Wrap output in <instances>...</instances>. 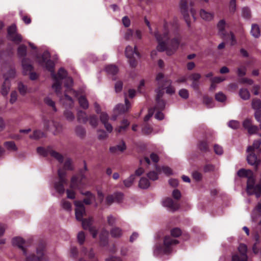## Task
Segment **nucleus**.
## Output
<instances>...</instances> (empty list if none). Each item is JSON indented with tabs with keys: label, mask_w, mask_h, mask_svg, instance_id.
Segmentation results:
<instances>
[{
	"label": "nucleus",
	"mask_w": 261,
	"mask_h": 261,
	"mask_svg": "<svg viewBox=\"0 0 261 261\" xmlns=\"http://www.w3.org/2000/svg\"><path fill=\"white\" fill-rule=\"evenodd\" d=\"M171 23L165 22L162 35L155 31L154 35L159 42L157 49L160 51L166 50L168 55L173 54L178 49L180 42V36L176 30L171 29Z\"/></svg>",
	"instance_id": "1"
},
{
	"label": "nucleus",
	"mask_w": 261,
	"mask_h": 261,
	"mask_svg": "<svg viewBox=\"0 0 261 261\" xmlns=\"http://www.w3.org/2000/svg\"><path fill=\"white\" fill-rule=\"evenodd\" d=\"M12 244L14 246L21 249L23 254L26 256L25 261H48V259L44 253V247L41 246L36 249V255L31 254L27 255V249L24 246V241L20 237H16L12 240Z\"/></svg>",
	"instance_id": "2"
},
{
	"label": "nucleus",
	"mask_w": 261,
	"mask_h": 261,
	"mask_svg": "<svg viewBox=\"0 0 261 261\" xmlns=\"http://www.w3.org/2000/svg\"><path fill=\"white\" fill-rule=\"evenodd\" d=\"M74 205L75 206V215L76 220L82 221L83 228L85 230H89L93 237L95 238L97 236V230L92 226V219H83V217L85 214V208L83 202L81 201H75Z\"/></svg>",
	"instance_id": "3"
},
{
	"label": "nucleus",
	"mask_w": 261,
	"mask_h": 261,
	"mask_svg": "<svg viewBox=\"0 0 261 261\" xmlns=\"http://www.w3.org/2000/svg\"><path fill=\"white\" fill-rule=\"evenodd\" d=\"M73 84V80L71 77H66L64 81V86L66 88V90L64 94V97H62V94L60 97H59L60 100L63 101L64 103L69 108H72L73 107L74 102L72 98L67 95V92L75 96H77V92L72 89Z\"/></svg>",
	"instance_id": "4"
},
{
	"label": "nucleus",
	"mask_w": 261,
	"mask_h": 261,
	"mask_svg": "<svg viewBox=\"0 0 261 261\" xmlns=\"http://www.w3.org/2000/svg\"><path fill=\"white\" fill-rule=\"evenodd\" d=\"M178 243L176 240L169 236H166L164 240L163 246L156 245L154 247L153 254L155 256H159L163 254L169 253L171 251L172 246Z\"/></svg>",
	"instance_id": "5"
},
{
	"label": "nucleus",
	"mask_w": 261,
	"mask_h": 261,
	"mask_svg": "<svg viewBox=\"0 0 261 261\" xmlns=\"http://www.w3.org/2000/svg\"><path fill=\"white\" fill-rule=\"evenodd\" d=\"M67 73L63 68H61L56 75L54 72L52 73L51 76L54 79V83L52 88L54 90L58 97L61 95L62 80L67 77Z\"/></svg>",
	"instance_id": "6"
},
{
	"label": "nucleus",
	"mask_w": 261,
	"mask_h": 261,
	"mask_svg": "<svg viewBox=\"0 0 261 261\" xmlns=\"http://www.w3.org/2000/svg\"><path fill=\"white\" fill-rule=\"evenodd\" d=\"M156 80L159 85V88L156 90L163 91L164 87L166 89V92L169 94H173L175 93L174 88L171 86L172 82L170 80L165 79L163 73H159L156 76Z\"/></svg>",
	"instance_id": "7"
},
{
	"label": "nucleus",
	"mask_w": 261,
	"mask_h": 261,
	"mask_svg": "<svg viewBox=\"0 0 261 261\" xmlns=\"http://www.w3.org/2000/svg\"><path fill=\"white\" fill-rule=\"evenodd\" d=\"M237 174L241 177H245L248 178L246 191L247 193H251V188L252 187V185L255 184V178L252 171L250 170L241 169L238 171Z\"/></svg>",
	"instance_id": "8"
},
{
	"label": "nucleus",
	"mask_w": 261,
	"mask_h": 261,
	"mask_svg": "<svg viewBox=\"0 0 261 261\" xmlns=\"http://www.w3.org/2000/svg\"><path fill=\"white\" fill-rule=\"evenodd\" d=\"M58 173L59 179L58 182L55 183L54 188L59 194H63L65 192L63 185L67 183V179L66 178V173L63 169H59Z\"/></svg>",
	"instance_id": "9"
},
{
	"label": "nucleus",
	"mask_w": 261,
	"mask_h": 261,
	"mask_svg": "<svg viewBox=\"0 0 261 261\" xmlns=\"http://www.w3.org/2000/svg\"><path fill=\"white\" fill-rule=\"evenodd\" d=\"M137 47L135 46L133 48L132 46L128 45L125 48V55L126 57L129 59V64L131 66L135 67L136 65V62L134 59L135 58V56L138 58L140 57L139 53L136 51Z\"/></svg>",
	"instance_id": "10"
},
{
	"label": "nucleus",
	"mask_w": 261,
	"mask_h": 261,
	"mask_svg": "<svg viewBox=\"0 0 261 261\" xmlns=\"http://www.w3.org/2000/svg\"><path fill=\"white\" fill-rule=\"evenodd\" d=\"M238 250L240 253V255L238 254L232 255V261H247V246L244 244H241L238 247Z\"/></svg>",
	"instance_id": "11"
},
{
	"label": "nucleus",
	"mask_w": 261,
	"mask_h": 261,
	"mask_svg": "<svg viewBox=\"0 0 261 261\" xmlns=\"http://www.w3.org/2000/svg\"><path fill=\"white\" fill-rule=\"evenodd\" d=\"M8 37L12 41L19 43L22 41L21 35L17 33L16 25L12 24L8 29Z\"/></svg>",
	"instance_id": "12"
},
{
	"label": "nucleus",
	"mask_w": 261,
	"mask_h": 261,
	"mask_svg": "<svg viewBox=\"0 0 261 261\" xmlns=\"http://www.w3.org/2000/svg\"><path fill=\"white\" fill-rule=\"evenodd\" d=\"M179 10L187 25H190L188 0H180L179 4Z\"/></svg>",
	"instance_id": "13"
},
{
	"label": "nucleus",
	"mask_w": 261,
	"mask_h": 261,
	"mask_svg": "<svg viewBox=\"0 0 261 261\" xmlns=\"http://www.w3.org/2000/svg\"><path fill=\"white\" fill-rule=\"evenodd\" d=\"M50 57L49 53L48 51H44L42 56V60L41 61H39V63L41 64L45 63L46 68L52 73L54 72L55 63L53 61L48 59Z\"/></svg>",
	"instance_id": "14"
},
{
	"label": "nucleus",
	"mask_w": 261,
	"mask_h": 261,
	"mask_svg": "<svg viewBox=\"0 0 261 261\" xmlns=\"http://www.w3.org/2000/svg\"><path fill=\"white\" fill-rule=\"evenodd\" d=\"M251 106L255 111L254 114L255 120L259 123L261 122V100L257 98H254L252 100Z\"/></svg>",
	"instance_id": "15"
},
{
	"label": "nucleus",
	"mask_w": 261,
	"mask_h": 261,
	"mask_svg": "<svg viewBox=\"0 0 261 261\" xmlns=\"http://www.w3.org/2000/svg\"><path fill=\"white\" fill-rule=\"evenodd\" d=\"M156 104L154 108V111H162L165 107V102L161 98L164 94V92L161 90H156Z\"/></svg>",
	"instance_id": "16"
},
{
	"label": "nucleus",
	"mask_w": 261,
	"mask_h": 261,
	"mask_svg": "<svg viewBox=\"0 0 261 261\" xmlns=\"http://www.w3.org/2000/svg\"><path fill=\"white\" fill-rule=\"evenodd\" d=\"M189 79L192 81L191 87L195 90L199 89V82L201 78V75L198 73H194L189 76Z\"/></svg>",
	"instance_id": "17"
},
{
	"label": "nucleus",
	"mask_w": 261,
	"mask_h": 261,
	"mask_svg": "<svg viewBox=\"0 0 261 261\" xmlns=\"http://www.w3.org/2000/svg\"><path fill=\"white\" fill-rule=\"evenodd\" d=\"M163 205L164 206L166 207L169 211H175L178 209L179 205L174 202L173 200L170 198H166L163 201Z\"/></svg>",
	"instance_id": "18"
},
{
	"label": "nucleus",
	"mask_w": 261,
	"mask_h": 261,
	"mask_svg": "<svg viewBox=\"0 0 261 261\" xmlns=\"http://www.w3.org/2000/svg\"><path fill=\"white\" fill-rule=\"evenodd\" d=\"M131 107L130 103L127 99L126 94H125V104H118L117 105L115 110L118 111L119 113H124L127 112Z\"/></svg>",
	"instance_id": "19"
},
{
	"label": "nucleus",
	"mask_w": 261,
	"mask_h": 261,
	"mask_svg": "<svg viewBox=\"0 0 261 261\" xmlns=\"http://www.w3.org/2000/svg\"><path fill=\"white\" fill-rule=\"evenodd\" d=\"M247 161L249 165L254 166L256 168H257L260 162V160L258 159L256 155L252 151L248 153Z\"/></svg>",
	"instance_id": "20"
},
{
	"label": "nucleus",
	"mask_w": 261,
	"mask_h": 261,
	"mask_svg": "<svg viewBox=\"0 0 261 261\" xmlns=\"http://www.w3.org/2000/svg\"><path fill=\"white\" fill-rule=\"evenodd\" d=\"M226 25V22L223 19L220 20L217 24L218 35L223 39L227 37V33L225 30Z\"/></svg>",
	"instance_id": "21"
},
{
	"label": "nucleus",
	"mask_w": 261,
	"mask_h": 261,
	"mask_svg": "<svg viewBox=\"0 0 261 261\" xmlns=\"http://www.w3.org/2000/svg\"><path fill=\"white\" fill-rule=\"evenodd\" d=\"M251 189V193H247V194L249 195L254 194L257 198H259L260 196L261 192V180L258 184L256 185H252V187Z\"/></svg>",
	"instance_id": "22"
},
{
	"label": "nucleus",
	"mask_w": 261,
	"mask_h": 261,
	"mask_svg": "<svg viewBox=\"0 0 261 261\" xmlns=\"http://www.w3.org/2000/svg\"><path fill=\"white\" fill-rule=\"evenodd\" d=\"M75 133L76 135L81 138L83 139L86 136V132L85 128L81 125H78L75 128Z\"/></svg>",
	"instance_id": "23"
},
{
	"label": "nucleus",
	"mask_w": 261,
	"mask_h": 261,
	"mask_svg": "<svg viewBox=\"0 0 261 261\" xmlns=\"http://www.w3.org/2000/svg\"><path fill=\"white\" fill-rule=\"evenodd\" d=\"M200 16L201 18L206 21H210L213 19L214 15L213 13L206 12L203 9L200 11Z\"/></svg>",
	"instance_id": "24"
},
{
	"label": "nucleus",
	"mask_w": 261,
	"mask_h": 261,
	"mask_svg": "<svg viewBox=\"0 0 261 261\" xmlns=\"http://www.w3.org/2000/svg\"><path fill=\"white\" fill-rule=\"evenodd\" d=\"M77 119L79 122L83 123H86L88 120L86 113L81 110H79L77 112Z\"/></svg>",
	"instance_id": "25"
},
{
	"label": "nucleus",
	"mask_w": 261,
	"mask_h": 261,
	"mask_svg": "<svg viewBox=\"0 0 261 261\" xmlns=\"http://www.w3.org/2000/svg\"><path fill=\"white\" fill-rule=\"evenodd\" d=\"M251 35L254 38H258L260 36V31L259 26L256 24H252L250 31Z\"/></svg>",
	"instance_id": "26"
},
{
	"label": "nucleus",
	"mask_w": 261,
	"mask_h": 261,
	"mask_svg": "<svg viewBox=\"0 0 261 261\" xmlns=\"http://www.w3.org/2000/svg\"><path fill=\"white\" fill-rule=\"evenodd\" d=\"M44 130L53 132L54 126V121L53 120H44L43 122Z\"/></svg>",
	"instance_id": "27"
},
{
	"label": "nucleus",
	"mask_w": 261,
	"mask_h": 261,
	"mask_svg": "<svg viewBox=\"0 0 261 261\" xmlns=\"http://www.w3.org/2000/svg\"><path fill=\"white\" fill-rule=\"evenodd\" d=\"M82 194L87 196V198L84 199V202L86 204H91L92 201L95 199V196L89 191Z\"/></svg>",
	"instance_id": "28"
},
{
	"label": "nucleus",
	"mask_w": 261,
	"mask_h": 261,
	"mask_svg": "<svg viewBox=\"0 0 261 261\" xmlns=\"http://www.w3.org/2000/svg\"><path fill=\"white\" fill-rule=\"evenodd\" d=\"M122 233V230L118 227L113 228L110 231L111 236L116 238L121 237Z\"/></svg>",
	"instance_id": "29"
},
{
	"label": "nucleus",
	"mask_w": 261,
	"mask_h": 261,
	"mask_svg": "<svg viewBox=\"0 0 261 261\" xmlns=\"http://www.w3.org/2000/svg\"><path fill=\"white\" fill-rule=\"evenodd\" d=\"M239 95L241 98L244 100L249 99L250 97L249 91L245 88H242L240 90Z\"/></svg>",
	"instance_id": "30"
},
{
	"label": "nucleus",
	"mask_w": 261,
	"mask_h": 261,
	"mask_svg": "<svg viewBox=\"0 0 261 261\" xmlns=\"http://www.w3.org/2000/svg\"><path fill=\"white\" fill-rule=\"evenodd\" d=\"M64 116L66 120L69 122H72L75 119V116L73 113L69 110H66L64 111Z\"/></svg>",
	"instance_id": "31"
},
{
	"label": "nucleus",
	"mask_w": 261,
	"mask_h": 261,
	"mask_svg": "<svg viewBox=\"0 0 261 261\" xmlns=\"http://www.w3.org/2000/svg\"><path fill=\"white\" fill-rule=\"evenodd\" d=\"M261 144V140H255L252 146H249L247 149V153L253 152L255 149H258Z\"/></svg>",
	"instance_id": "32"
},
{
	"label": "nucleus",
	"mask_w": 261,
	"mask_h": 261,
	"mask_svg": "<svg viewBox=\"0 0 261 261\" xmlns=\"http://www.w3.org/2000/svg\"><path fill=\"white\" fill-rule=\"evenodd\" d=\"M135 179V175L134 174L130 175L129 177L123 181L124 186L126 188L130 187L133 185Z\"/></svg>",
	"instance_id": "33"
},
{
	"label": "nucleus",
	"mask_w": 261,
	"mask_h": 261,
	"mask_svg": "<svg viewBox=\"0 0 261 261\" xmlns=\"http://www.w3.org/2000/svg\"><path fill=\"white\" fill-rule=\"evenodd\" d=\"M150 186V182L145 177H142L139 183V188L145 189L148 188Z\"/></svg>",
	"instance_id": "34"
},
{
	"label": "nucleus",
	"mask_w": 261,
	"mask_h": 261,
	"mask_svg": "<svg viewBox=\"0 0 261 261\" xmlns=\"http://www.w3.org/2000/svg\"><path fill=\"white\" fill-rule=\"evenodd\" d=\"M49 154L55 159H56L59 162L62 163L63 161V156L62 154L55 150H50L49 151Z\"/></svg>",
	"instance_id": "35"
},
{
	"label": "nucleus",
	"mask_w": 261,
	"mask_h": 261,
	"mask_svg": "<svg viewBox=\"0 0 261 261\" xmlns=\"http://www.w3.org/2000/svg\"><path fill=\"white\" fill-rule=\"evenodd\" d=\"M106 71L110 74L114 75L118 72V69L115 65H110L106 67Z\"/></svg>",
	"instance_id": "36"
},
{
	"label": "nucleus",
	"mask_w": 261,
	"mask_h": 261,
	"mask_svg": "<svg viewBox=\"0 0 261 261\" xmlns=\"http://www.w3.org/2000/svg\"><path fill=\"white\" fill-rule=\"evenodd\" d=\"M79 104L83 109H87L89 107V103L85 96H81L79 98Z\"/></svg>",
	"instance_id": "37"
},
{
	"label": "nucleus",
	"mask_w": 261,
	"mask_h": 261,
	"mask_svg": "<svg viewBox=\"0 0 261 261\" xmlns=\"http://www.w3.org/2000/svg\"><path fill=\"white\" fill-rule=\"evenodd\" d=\"M198 148L203 152H207L209 150L208 145L206 141H201L198 144Z\"/></svg>",
	"instance_id": "38"
},
{
	"label": "nucleus",
	"mask_w": 261,
	"mask_h": 261,
	"mask_svg": "<svg viewBox=\"0 0 261 261\" xmlns=\"http://www.w3.org/2000/svg\"><path fill=\"white\" fill-rule=\"evenodd\" d=\"M125 145L124 142H122L121 144L118 145L116 146L110 148V150L112 152L116 153L117 151L122 152L125 149Z\"/></svg>",
	"instance_id": "39"
},
{
	"label": "nucleus",
	"mask_w": 261,
	"mask_h": 261,
	"mask_svg": "<svg viewBox=\"0 0 261 261\" xmlns=\"http://www.w3.org/2000/svg\"><path fill=\"white\" fill-rule=\"evenodd\" d=\"M44 136L43 132L40 130H35L33 132V134L30 136V138L32 139H39Z\"/></svg>",
	"instance_id": "40"
},
{
	"label": "nucleus",
	"mask_w": 261,
	"mask_h": 261,
	"mask_svg": "<svg viewBox=\"0 0 261 261\" xmlns=\"http://www.w3.org/2000/svg\"><path fill=\"white\" fill-rule=\"evenodd\" d=\"M9 89H10L9 82L7 81V77H6V80H5L4 83L2 86V94L4 96L7 95L9 91Z\"/></svg>",
	"instance_id": "41"
},
{
	"label": "nucleus",
	"mask_w": 261,
	"mask_h": 261,
	"mask_svg": "<svg viewBox=\"0 0 261 261\" xmlns=\"http://www.w3.org/2000/svg\"><path fill=\"white\" fill-rule=\"evenodd\" d=\"M5 147L11 151H16L17 147H16L15 143L12 141L6 142L5 143Z\"/></svg>",
	"instance_id": "42"
},
{
	"label": "nucleus",
	"mask_w": 261,
	"mask_h": 261,
	"mask_svg": "<svg viewBox=\"0 0 261 261\" xmlns=\"http://www.w3.org/2000/svg\"><path fill=\"white\" fill-rule=\"evenodd\" d=\"M61 207L66 211H71V203L66 200H62L61 202Z\"/></svg>",
	"instance_id": "43"
},
{
	"label": "nucleus",
	"mask_w": 261,
	"mask_h": 261,
	"mask_svg": "<svg viewBox=\"0 0 261 261\" xmlns=\"http://www.w3.org/2000/svg\"><path fill=\"white\" fill-rule=\"evenodd\" d=\"M62 130V125L57 122L54 121V129L53 130V132L54 135H57L58 134L61 133Z\"/></svg>",
	"instance_id": "44"
},
{
	"label": "nucleus",
	"mask_w": 261,
	"mask_h": 261,
	"mask_svg": "<svg viewBox=\"0 0 261 261\" xmlns=\"http://www.w3.org/2000/svg\"><path fill=\"white\" fill-rule=\"evenodd\" d=\"M64 169L66 170H72L73 169V166L71 159H67L64 164Z\"/></svg>",
	"instance_id": "45"
},
{
	"label": "nucleus",
	"mask_w": 261,
	"mask_h": 261,
	"mask_svg": "<svg viewBox=\"0 0 261 261\" xmlns=\"http://www.w3.org/2000/svg\"><path fill=\"white\" fill-rule=\"evenodd\" d=\"M70 188L72 189H79L80 188L77 177L76 176H72L71 179Z\"/></svg>",
	"instance_id": "46"
},
{
	"label": "nucleus",
	"mask_w": 261,
	"mask_h": 261,
	"mask_svg": "<svg viewBox=\"0 0 261 261\" xmlns=\"http://www.w3.org/2000/svg\"><path fill=\"white\" fill-rule=\"evenodd\" d=\"M89 123L93 127H96L98 123L97 117L95 115H91L89 117Z\"/></svg>",
	"instance_id": "47"
},
{
	"label": "nucleus",
	"mask_w": 261,
	"mask_h": 261,
	"mask_svg": "<svg viewBox=\"0 0 261 261\" xmlns=\"http://www.w3.org/2000/svg\"><path fill=\"white\" fill-rule=\"evenodd\" d=\"M50 149L46 150L44 148L42 147H39L37 149V151L38 154L43 156H47L48 154H49V151Z\"/></svg>",
	"instance_id": "48"
},
{
	"label": "nucleus",
	"mask_w": 261,
	"mask_h": 261,
	"mask_svg": "<svg viewBox=\"0 0 261 261\" xmlns=\"http://www.w3.org/2000/svg\"><path fill=\"white\" fill-rule=\"evenodd\" d=\"M18 89L20 94L22 95H24L27 92V87L21 82L18 83Z\"/></svg>",
	"instance_id": "49"
},
{
	"label": "nucleus",
	"mask_w": 261,
	"mask_h": 261,
	"mask_svg": "<svg viewBox=\"0 0 261 261\" xmlns=\"http://www.w3.org/2000/svg\"><path fill=\"white\" fill-rule=\"evenodd\" d=\"M22 66L23 71L25 74H27V73L29 71H31L33 69L32 66L30 64H26L25 61H22Z\"/></svg>",
	"instance_id": "50"
},
{
	"label": "nucleus",
	"mask_w": 261,
	"mask_h": 261,
	"mask_svg": "<svg viewBox=\"0 0 261 261\" xmlns=\"http://www.w3.org/2000/svg\"><path fill=\"white\" fill-rule=\"evenodd\" d=\"M216 99L219 102H224L226 99V97L224 94L222 92H220L215 95Z\"/></svg>",
	"instance_id": "51"
},
{
	"label": "nucleus",
	"mask_w": 261,
	"mask_h": 261,
	"mask_svg": "<svg viewBox=\"0 0 261 261\" xmlns=\"http://www.w3.org/2000/svg\"><path fill=\"white\" fill-rule=\"evenodd\" d=\"M242 15L245 19H249L251 17L250 9L248 8H243L242 9Z\"/></svg>",
	"instance_id": "52"
},
{
	"label": "nucleus",
	"mask_w": 261,
	"mask_h": 261,
	"mask_svg": "<svg viewBox=\"0 0 261 261\" xmlns=\"http://www.w3.org/2000/svg\"><path fill=\"white\" fill-rule=\"evenodd\" d=\"M27 54V47L24 45H20L18 48V54L19 56L24 57Z\"/></svg>",
	"instance_id": "53"
},
{
	"label": "nucleus",
	"mask_w": 261,
	"mask_h": 261,
	"mask_svg": "<svg viewBox=\"0 0 261 261\" xmlns=\"http://www.w3.org/2000/svg\"><path fill=\"white\" fill-rule=\"evenodd\" d=\"M203 103L206 105L208 108H212L213 107V102L212 98L208 97L207 96L203 97Z\"/></svg>",
	"instance_id": "54"
},
{
	"label": "nucleus",
	"mask_w": 261,
	"mask_h": 261,
	"mask_svg": "<svg viewBox=\"0 0 261 261\" xmlns=\"http://www.w3.org/2000/svg\"><path fill=\"white\" fill-rule=\"evenodd\" d=\"M179 95L182 98L187 99L188 98L189 94L188 90L181 89L178 92Z\"/></svg>",
	"instance_id": "55"
},
{
	"label": "nucleus",
	"mask_w": 261,
	"mask_h": 261,
	"mask_svg": "<svg viewBox=\"0 0 261 261\" xmlns=\"http://www.w3.org/2000/svg\"><path fill=\"white\" fill-rule=\"evenodd\" d=\"M44 101L46 105L51 107L54 111H57V109L55 106V103L51 99H50L49 97H46L44 99Z\"/></svg>",
	"instance_id": "56"
},
{
	"label": "nucleus",
	"mask_w": 261,
	"mask_h": 261,
	"mask_svg": "<svg viewBox=\"0 0 261 261\" xmlns=\"http://www.w3.org/2000/svg\"><path fill=\"white\" fill-rule=\"evenodd\" d=\"M115 202L114 196L113 194L108 195L105 200V203L108 205H111Z\"/></svg>",
	"instance_id": "57"
},
{
	"label": "nucleus",
	"mask_w": 261,
	"mask_h": 261,
	"mask_svg": "<svg viewBox=\"0 0 261 261\" xmlns=\"http://www.w3.org/2000/svg\"><path fill=\"white\" fill-rule=\"evenodd\" d=\"M228 126L232 129H237L240 127V124L238 121L231 120L228 122Z\"/></svg>",
	"instance_id": "58"
},
{
	"label": "nucleus",
	"mask_w": 261,
	"mask_h": 261,
	"mask_svg": "<svg viewBox=\"0 0 261 261\" xmlns=\"http://www.w3.org/2000/svg\"><path fill=\"white\" fill-rule=\"evenodd\" d=\"M114 196L115 202L120 203L122 202L123 198V194L122 193H116L113 194Z\"/></svg>",
	"instance_id": "59"
},
{
	"label": "nucleus",
	"mask_w": 261,
	"mask_h": 261,
	"mask_svg": "<svg viewBox=\"0 0 261 261\" xmlns=\"http://www.w3.org/2000/svg\"><path fill=\"white\" fill-rule=\"evenodd\" d=\"M246 67L245 66H241L237 69L238 75L240 77L243 76L246 73Z\"/></svg>",
	"instance_id": "60"
},
{
	"label": "nucleus",
	"mask_w": 261,
	"mask_h": 261,
	"mask_svg": "<svg viewBox=\"0 0 261 261\" xmlns=\"http://www.w3.org/2000/svg\"><path fill=\"white\" fill-rule=\"evenodd\" d=\"M99 117H100V120L102 124H104V123L108 122L109 117L106 113H105V112L101 113Z\"/></svg>",
	"instance_id": "61"
},
{
	"label": "nucleus",
	"mask_w": 261,
	"mask_h": 261,
	"mask_svg": "<svg viewBox=\"0 0 261 261\" xmlns=\"http://www.w3.org/2000/svg\"><path fill=\"white\" fill-rule=\"evenodd\" d=\"M252 120L251 119L246 118L243 122V126L245 129H247L252 125Z\"/></svg>",
	"instance_id": "62"
},
{
	"label": "nucleus",
	"mask_w": 261,
	"mask_h": 261,
	"mask_svg": "<svg viewBox=\"0 0 261 261\" xmlns=\"http://www.w3.org/2000/svg\"><path fill=\"white\" fill-rule=\"evenodd\" d=\"M181 234V230L178 228H175L171 230V234L172 237H178Z\"/></svg>",
	"instance_id": "63"
},
{
	"label": "nucleus",
	"mask_w": 261,
	"mask_h": 261,
	"mask_svg": "<svg viewBox=\"0 0 261 261\" xmlns=\"http://www.w3.org/2000/svg\"><path fill=\"white\" fill-rule=\"evenodd\" d=\"M77 240L80 244L84 243L85 239V234L83 231H80L79 232L77 236Z\"/></svg>",
	"instance_id": "64"
}]
</instances>
